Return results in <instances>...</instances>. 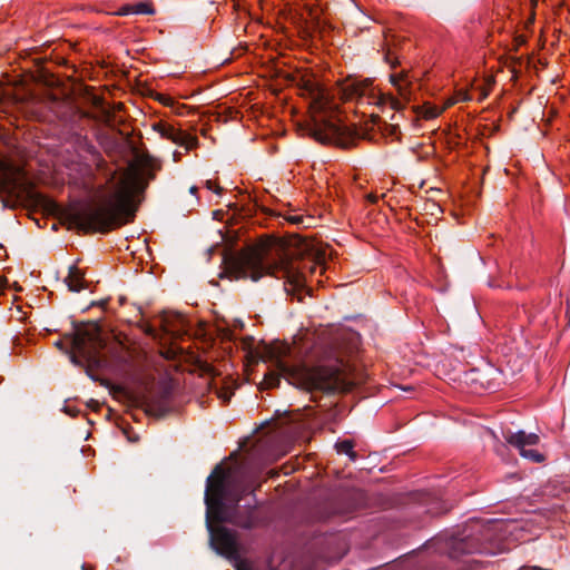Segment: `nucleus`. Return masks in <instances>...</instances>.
Masks as SVG:
<instances>
[{
    "instance_id": "f257e3e1",
    "label": "nucleus",
    "mask_w": 570,
    "mask_h": 570,
    "mask_svg": "<svg viewBox=\"0 0 570 570\" xmlns=\"http://www.w3.org/2000/svg\"><path fill=\"white\" fill-rule=\"evenodd\" d=\"M151 179V161L147 158L136 159L126 169L116 173L91 200L70 206L65 218L70 227L85 233H107L131 223L139 196Z\"/></svg>"
},
{
    "instance_id": "f03ea898",
    "label": "nucleus",
    "mask_w": 570,
    "mask_h": 570,
    "mask_svg": "<svg viewBox=\"0 0 570 570\" xmlns=\"http://www.w3.org/2000/svg\"><path fill=\"white\" fill-rule=\"evenodd\" d=\"M325 253L302 252L284 240L266 238L240 256L244 277L256 282L265 275L285 279L288 293L299 292L313 276L325 271Z\"/></svg>"
},
{
    "instance_id": "7ed1b4c3",
    "label": "nucleus",
    "mask_w": 570,
    "mask_h": 570,
    "mask_svg": "<svg viewBox=\"0 0 570 570\" xmlns=\"http://www.w3.org/2000/svg\"><path fill=\"white\" fill-rule=\"evenodd\" d=\"M249 488L237 480L232 470L217 465L207 478L205 502L213 548L229 560L238 562V544L235 534L224 527H214L212 522L237 523L230 515L229 508L235 509ZM237 569L242 570L240 563Z\"/></svg>"
},
{
    "instance_id": "20e7f679",
    "label": "nucleus",
    "mask_w": 570,
    "mask_h": 570,
    "mask_svg": "<svg viewBox=\"0 0 570 570\" xmlns=\"http://www.w3.org/2000/svg\"><path fill=\"white\" fill-rule=\"evenodd\" d=\"M265 354L275 370L265 374L263 389H274L279 385L281 376L289 382H297L306 390L333 391L338 385V367L332 365H317L314 367L301 366L295 355V348L285 342L269 344Z\"/></svg>"
},
{
    "instance_id": "39448f33",
    "label": "nucleus",
    "mask_w": 570,
    "mask_h": 570,
    "mask_svg": "<svg viewBox=\"0 0 570 570\" xmlns=\"http://www.w3.org/2000/svg\"><path fill=\"white\" fill-rule=\"evenodd\" d=\"M303 95L309 99L307 135L322 144H333L343 148L352 146L357 137L356 132L343 124L337 105L328 90L309 82Z\"/></svg>"
},
{
    "instance_id": "423d86ee",
    "label": "nucleus",
    "mask_w": 570,
    "mask_h": 570,
    "mask_svg": "<svg viewBox=\"0 0 570 570\" xmlns=\"http://www.w3.org/2000/svg\"><path fill=\"white\" fill-rule=\"evenodd\" d=\"M104 343L100 337V328L96 323H87L78 326L72 338V348L87 360H94Z\"/></svg>"
},
{
    "instance_id": "0eeeda50",
    "label": "nucleus",
    "mask_w": 570,
    "mask_h": 570,
    "mask_svg": "<svg viewBox=\"0 0 570 570\" xmlns=\"http://www.w3.org/2000/svg\"><path fill=\"white\" fill-rule=\"evenodd\" d=\"M390 81L395 88L399 97L389 95L385 99L389 101L392 109L401 110L413 97V78L409 71L401 70L399 72L391 73Z\"/></svg>"
},
{
    "instance_id": "6e6552de",
    "label": "nucleus",
    "mask_w": 570,
    "mask_h": 570,
    "mask_svg": "<svg viewBox=\"0 0 570 570\" xmlns=\"http://www.w3.org/2000/svg\"><path fill=\"white\" fill-rule=\"evenodd\" d=\"M505 440L509 444L517 448L523 458L538 463L544 460V456L541 453L534 449H530V446L539 443L540 439L538 434L519 431L507 435Z\"/></svg>"
},
{
    "instance_id": "1a4fd4ad",
    "label": "nucleus",
    "mask_w": 570,
    "mask_h": 570,
    "mask_svg": "<svg viewBox=\"0 0 570 570\" xmlns=\"http://www.w3.org/2000/svg\"><path fill=\"white\" fill-rule=\"evenodd\" d=\"M153 129L163 138H166L174 144L184 147L186 150H191L198 145V139L196 136H193L181 129H177L167 122H156L153 125Z\"/></svg>"
},
{
    "instance_id": "9d476101",
    "label": "nucleus",
    "mask_w": 570,
    "mask_h": 570,
    "mask_svg": "<svg viewBox=\"0 0 570 570\" xmlns=\"http://www.w3.org/2000/svg\"><path fill=\"white\" fill-rule=\"evenodd\" d=\"M343 98L346 100H358L361 104H372L373 83L371 80H351L345 81L341 86Z\"/></svg>"
},
{
    "instance_id": "9b49d317",
    "label": "nucleus",
    "mask_w": 570,
    "mask_h": 570,
    "mask_svg": "<svg viewBox=\"0 0 570 570\" xmlns=\"http://www.w3.org/2000/svg\"><path fill=\"white\" fill-rule=\"evenodd\" d=\"M23 173L18 166L0 158V189L8 194L16 193L22 185Z\"/></svg>"
},
{
    "instance_id": "f8f14e48",
    "label": "nucleus",
    "mask_w": 570,
    "mask_h": 570,
    "mask_svg": "<svg viewBox=\"0 0 570 570\" xmlns=\"http://www.w3.org/2000/svg\"><path fill=\"white\" fill-rule=\"evenodd\" d=\"M65 282L70 291L80 292L85 287L83 273L77 266H71Z\"/></svg>"
},
{
    "instance_id": "ddd939ff",
    "label": "nucleus",
    "mask_w": 570,
    "mask_h": 570,
    "mask_svg": "<svg viewBox=\"0 0 570 570\" xmlns=\"http://www.w3.org/2000/svg\"><path fill=\"white\" fill-rule=\"evenodd\" d=\"M336 450L341 454H346L351 459V461H355L357 458L356 452L353 450L354 444L350 440H344L336 443Z\"/></svg>"
},
{
    "instance_id": "4468645a",
    "label": "nucleus",
    "mask_w": 570,
    "mask_h": 570,
    "mask_svg": "<svg viewBox=\"0 0 570 570\" xmlns=\"http://www.w3.org/2000/svg\"><path fill=\"white\" fill-rule=\"evenodd\" d=\"M128 12L137 14H153L155 12V9L151 3L140 2L131 6V8L126 11V13Z\"/></svg>"
},
{
    "instance_id": "2eb2a0df",
    "label": "nucleus",
    "mask_w": 570,
    "mask_h": 570,
    "mask_svg": "<svg viewBox=\"0 0 570 570\" xmlns=\"http://www.w3.org/2000/svg\"><path fill=\"white\" fill-rule=\"evenodd\" d=\"M493 86L494 79L492 77H488L482 86L476 87L480 92L479 101H483L490 95Z\"/></svg>"
},
{
    "instance_id": "dca6fc26",
    "label": "nucleus",
    "mask_w": 570,
    "mask_h": 570,
    "mask_svg": "<svg viewBox=\"0 0 570 570\" xmlns=\"http://www.w3.org/2000/svg\"><path fill=\"white\" fill-rule=\"evenodd\" d=\"M443 112V109H440L436 106L432 105H424L422 107V117L425 119H433L436 118L439 115Z\"/></svg>"
},
{
    "instance_id": "f3484780",
    "label": "nucleus",
    "mask_w": 570,
    "mask_h": 570,
    "mask_svg": "<svg viewBox=\"0 0 570 570\" xmlns=\"http://www.w3.org/2000/svg\"><path fill=\"white\" fill-rule=\"evenodd\" d=\"M453 97L458 102L472 100L471 95L466 90H458Z\"/></svg>"
},
{
    "instance_id": "a211bd4d",
    "label": "nucleus",
    "mask_w": 570,
    "mask_h": 570,
    "mask_svg": "<svg viewBox=\"0 0 570 570\" xmlns=\"http://www.w3.org/2000/svg\"><path fill=\"white\" fill-rule=\"evenodd\" d=\"M232 395L233 392L228 387H224L218 391V397L225 403L230 400Z\"/></svg>"
},
{
    "instance_id": "6ab92c4d",
    "label": "nucleus",
    "mask_w": 570,
    "mask_h": 570,
    "mask_svg": "<svg viewBox=\"0 0 570 570\" xmlns=\"http://www.w3.org/2000/svg\"><path fill=\"white\" fill-rule=\"evenodd\" d=\"M205 186H206L207 189L213 190L214 193H216L218 195L223 190L222 187L216 181H213L210 179L206 180Z\"/></svg>"
},
{
    "instance_id": "aec40b11",
    "label": "nucleus",
    "mask_w": 570,
    "mask_h": 570,
    "mask_svg": "<svg viewBox=\"0 0 570 570\" xmlns=\"http://www.w3.org/2000/svg\"><path fill=\"white\" fill-rule=\"evenodd\" d=\"M285 219L295 225L304 224V220H305V218L301 215H288V216H285Z\"/></svg>"
},
{
    "instance_id": "412c9836",
    "label": "nucleus",
    "mask_w": 570,
    "mask_h": 570,
    "mask_svg": "<svg viewBox=\"0 0 570 570\" xmlns=\"http://www.w3.org/2000/svg\"><path fill=\"white\" fill-rule=\"evenodd\" d=\"M384 197H385V194H382L381 196H379V195H377V194H375V193H370V194L366 196L367 200H368L370 203H372V204H375V203L379 200V198H384Z\"/></svg>"
},
{
    "instance_id": "4be33fe9",
    "label": "nucleus",
    "mask_w": 570,
    "mask_h": 570,
    "mask_svg": "<svg viewBox=\"0 0 570 570\" xmlns=\"http://www.w3.org/2000/svg\"><path fill=\"white\" fill-rule=\"evenodd\" d=\"M455 104H458V101L455 100L454 97H451L444 102L443 107H441L440 109H443L444 111L446 108L452 107Z\"/></svg>"
},
{
    "instance_id": "5701e85b",
    "label": "nucleus",
    "mask_w": 570,
    "mask_h": 570,
    "mask_svg": "<svg viewBox=\"0 0 570 570\" xmlns=\"http://www.w3.org/2000/svg\"><path fill=\"white\" fill-rule=\"evenodd\" d=\"M158 100L166 106H169L173 102V99L170 97L164 95H160Z\"/></svg>"
},
{
    "instance_id": "b1692460",
    "label": "nucleus",
    "mask_w": 570,
    "mask_h": 570,
    "mask_svg": "<svg viewBox=\"0 0 570 570\" xmlns=\"http://www.w3.org/2000/svg\"><path fill=\"white\" fill-rule=\"evenodd\" d=\"M7 284H8V279L6 276H0V294L4 291V288L7 287Z\"/></svg>"
},
{
    "instance_id": "393cba45",
    "label": "nucleus",
    "mask_w": 570,
    "mask_h": 570,
    "mask_svg": "<svg viewBox=\"0 0 570 570\" xmlns=\"http://www.w3.org/2000/svg\"><path fill=\"white\" fill-rule=\"evenodd\" d=\"M386 61L391 65V68L394 69L396 65L399 63L397 60H391L390 53L385 56Z\"/></svg>"
},
{
    "instance_id": "a878e982",
    "label": "nucleus",
    "mask_w": 570,
    "mask_h": 570,
    "mask_svg": "<svg viewBox=\"0 0 570 570\" xmlns=\"http://www.w3.org/2000/svg\"><path fill=\"white\" fill-rule=\"evenodd\" d=\"M308 11L312 19H315L317 17L316 11H314L313 9L309 8Z\"/></svg>"
},
{
    "instance_id": "bb28decb",
    "label": "nucleus",
    "mask_w": 570,
    "mask_h": 570,
    "mask_svg": "<svg viewBox=\"0 0 570 570\" xmlns=\"http://www.w3.org/2000/svg\"><path fill=\"white\" fill-rule=\"evenodd\" d=\"M189 190H190L191 194L195 195L197 193V187L196 186H191Z\"/></svg>"
},
{
    "instance_id": "cd10ccee",
    "label": "nucleus",
    "mask_w": 570,
    "mask_h": 570,
    "mask_svg": "<svg viewBox=\"0 0 570 570\" xmlns=\"http://www.w3.org/2000/svg\"><path fill=\"white\" fill-rule=\"evenodd\" d=\"M276 474H277V472H276V471H273V470L268 472V475H269L271 478L275 476Z\"/></svg>"
},
{
    "instance_id": "c85d7f7f",
    "label": "nucleus",
    "mask_w": 570,
    "mask_h": 570,
    "mask_svg": "<svg viewBox=\"0 0 570 570\" xmlns=\"http://www.w3.org/2000/svg\"><path fill=\"white\" fill-rule=\"evenodd\" d=\"M501 525H502V523H501V522H494V523H493V527H494V528H500Z\"/></svg>"
}]
</instances>
